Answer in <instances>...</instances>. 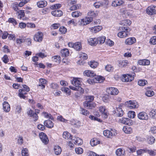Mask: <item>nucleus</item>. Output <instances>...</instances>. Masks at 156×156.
Instances as JSON below:
<instances>
[{"mask_svg":"<svg viewBox=\"0 0 156 156\" xmlns=\"http://www.w3.org/2000/svg\"><path fill=\"white\" fill-rule=\"evenodd\" d=\"M147 91L145 94L148 97H152L154 95V93L153 91L150 89V87H147L146 88Z\"/></svg>","mask_w":156,"mask_h":156,"instance_id":"28","label":"nucleus"},{"mask_svg":"<svg viewBox=\"0 0 156 156\" xmlns=\"http://www.w3.org/2000/svg\"><path fill=\"white\" fill-rule=\"evenodd\" d=\"M63 138L67 140H71L72 139V136L67 131L64 132L63 133Z\"/></svg>","mask_w":156,"mask_h":156,"instance_id":"23","label":"nucleus"},{"mask_svg":"<svg viewBox=\"0 0 156 156\" xmlns=\"http://www.w3.org/2000/svg\"><path fill=\"white\" fill-rule=\"evenodd\" d=\"M8 22L9 23H12L14 26L17 24V22L16 20L12 18H10L9 19Z\"/></svg>","mask_w":156,"mask_h":156,"instance_id":"54","label":"nucleus"},{"mask_svg":"<svg viewBox=\"0 0 156 156\" xmlns=\"http://www.w3.org/2000/svg\"><path fill=\"white\" fill-rule=\"evenodd\" d=\"M72 84L76 87H81V82L79 80L78 78H74L71 82Z\"/></svg>","mask_w":156,"mask_h":156,"instance_id":"18","label":"nucleus"},{"mask_svg":"<svg viewBox=\"0 0 156 156\" xmlns=\"http://www.w3.org/2000/svg\"><path fill=\"white\" fill-rule=\"evenodd\" d=\"M22 109L20 105H17L16 106L15 112L16 113H20L21 112Z\"/></svg>","mask_w":156,"mask_h":156,"instance_id":"60","label":"nucleus"},{"mask_svg":"<svg viewBox=\"0 0 156 156\" xmlns=\"http://www.w3.org/2000/svg\"><path fill=\"white\" fill-rule=\"evenodd\" d=\"M155 139L152 136H150L148 137L147 139V142L150 144H152L154 143Z\"/></svg>","mask_w":156,"mask_h":156,"instance_id":"47","label":"nucleus"},{"mask_svg":"<svg viewBox=\"0 0 156 156\" xmlns=\"http://www.w3.org/2000/svg\"><path fill=\"white\" fill-rule=\"evenodd\" d=\"M87 82L90 84H93L94 83H95V81L94 77H91L87 80Z\"/></svg>","mask_w":156,"mask_h":156,"instance_id":"63","label":"nucleus"},{"mask_svg":"<svg viewBox=\"0 0 156 156\" xmlns=\"http://www.w3.org/2000/svg\"><path fill=\"white\" fill-rule=\"evenodd\" d=\"M62 56L63 57H66L69 55V52L68 49H64L62 50L61 51Z\"/></svg>","mask_w":156,"mask_h":156,"instance_id":"36","label":"nucleus"},{"mask_svg":"<svg viewBox=\"0 0 156 156\" xmlns=\"http://www.w3.org/2000/svg\"><path fill=\"white\" fill-rule=\"evenodd\" d=\"M43 114L45 118H46L49 119H50L52 120L54 119L53 117L50 114L48 113L45 112H43Z\"/></svg>","mask_w":156,"mask_h":156,"instance_id":"50","label":"nucleus"},{"mask_svg":"<svg viewBox=\"0 0 156 156\" xmlns=\"http://www.w3.org/2000/svg\"><path fill=\"white\" fill-rule=\"evenodd\" d=\"M51 14L53 16L56 17H60L63 15L62 12L59 9L55 10L51 12Z\"/></svg>","mask_w":156,"mask_h":156,"instance_id":"19","label":"nucleus"},{"mask_svg":"<svg viewBox=\"0 0 156 156\" xmlns=\"http://www.w3.org/2000/svg\"><path fill=\"white\" fill-rule=\"evenodd\" d=\"M37 6L39 8H43L47 5V2L45 1H41L37 3Z\"/></svg>","mask_w":156,"mask_h":156,"instance_id":"34","label":"nucleus"},{"mask_svg":"<svg viewBox=\"0 0 156 156\" xmlns=\"http://www.w3.org/2000/svg\"><path fill=\"white\" fill-rule=\"evenodd\" d=\"M133 79L131 75L127 74L123 75L121 80L124 82H127L131 81Z\"/></svg>","mask_w":156,"mask_h":156,"instance_id":"10","label":"nucleus"},{"mask_svg":"<svg viewBox=\"0 0 156 156\" xmlns=\"http://www.w3.org/2000/svg\"><path fill=\"white\" fill-rule=\"evenodd\" d=\"M40 138L42 142L45 144L48 143L49 140L46 135L43 133H41L39 134Z\"/></svg>","mask_w":156,"mask_h":156,"instance_id":"9","label":"nucleus"},{"mask_svg":"<svg viewBox=\"0 0 156 156\" xmlns=\"http://www.w3.org/2000/svg\"><path fill=\"white\" fill-rule=\"evenodd\" d=\"M69 87L71 89L73 90L80 91V93L81 94L83 93L84 92V90L81 87H77L72 86H70Z\"/></svg>","mask_w":156,"mask_h":156,"instance_id":"41","label":"nucleus"},{"mask_svg":"<svg viewBox=\"0 0 156 156\" xmlns=\"http://www.w3.org/2000/svg\"><path fill=\"white\" fill-rule=\"evenodd\" d=\"M59 31L62 34H65L67 31L66 29L64 27H60Z\"/></svg>","mask_w":156,"mask_h":156,"instance_id":"62","label":"nucleus"},{"mask_svg":"<svg viewBox=\"0 0 156 156\" xmlns=\"http://www.w3.org/2000/svg\"><path fill=\"white\" fill-rule=\"evenodd\" d=\"M61 6V5L60 4H56L52 5L51 6V8L52 9H57L60 8Z\"/></svg>","mask_w":156,"mask_h":156,"instance_id":"59","label":"nucleus"},{"mask_svg":"<svg viewBox=\"0 0 156 156\" xmlns=\"http://www.w3.org/2000/svg\"><path fill=\"white\" fill-rule=\"evenodd\" d=\"M12 7L13 9L16 11H17L19 9L18 3L16 2L13 3L12 5Z\"/></svg>","mask_w":156,"mask_h":156,"instance_id":"55","label":"nucleus"},{"mask_svg":"<svg viewBox=\"0 0 156 156\" xmlns=\"http://www.w3.org/2000/svg\"><path fill=\"white\" fill-rule=\"evenodd\" d=\"M80 114L86 116L89 115L90 114V112L88 110L83 108H80Z\"/></svg>","mask_w":156,"mask_h":156,"instance_id":"37","label":"nucleus"},{"mask_svg":"<svg viewBox=\"0 0 156 156\" xmlns=\"http://www.w3.org/2000/svg\"><path fill=\"white\" fill-rule=\"evenodd\" d=\"M147 83V81L145 80H140L138 81V84L141 86H144Z\"/></svg>","mask_w":156,"mask_h":156,"instance_id":"46","label":"nucleus"},{"mask_svg":"<svg viewBox=\"0 0 156 156\" xmlns=\"http://www.w3.org/2000/svg\"><path fill=\"white\" fill-rule=\"evenodd\" d=\"M81 5L80 4H78L76 5H73L70 8V10L71 11L74 10L79 9L80 8Z\"/></svg>","mask_w":156,"mask_h":156,"instance_id":"45","label":"nucleus"},{"mask_svg":"<svg viewBox=\"0 0 156 156\" xmlns=\"http://www.w3.org/2000/svg\"><path fill=\"white\" fill-rule=\"evenodd\" d=\"M97 39L96 38H91L88 39V42L91 45L95 46L97 44Z\"/></svg>","mask_w":156,"mask_h":156,"instance_id":"25","label":"nucleus"},{"mask_svg":"<svg viewBox=\"0 0 156 156\" xmlns=\"http://www.w3.org/2000/svg\"><path fill=\"white\" fill-rule=\"evenodd\" d=\"M138 118L141 120H147L148 119V117L147 114L144 112L139 113L137 115Z\"/></svg>","mask_w":156,"mask_h":156,"instance_id":"12","label":"nucleus"},{"mask_svg":"<svg viewBox=\"0 0 156 156\" xmlns=\"http://www.w3.org/2000/svg\"><path fill=\"white\" fill-rule=\"evenodd\" d=\"M54 150L55 154L56 155L60 154L62 151L61 147L58 145H56L54 146Z\"/></svg>","mask_w":156,"mask_h":156,"instance_id":"30","label":"nucleus"},{"mask_svg":"<svg viewBox=\"0 0 156 156\" xmlns=\"http://www.w3.org/2000/svg\"><path fill=\"white\" fill-rule=\"evenodd\" d=\"M125 3L124 0H114L112 3V5L115 7L121 6Z\"/></svg>","mask_w":156,"mask_h":156,"instance_id":"13","label":"nucleus"},{"mask_svg":"<svg viewBox=\"0 0 156 156\" xmlns=\"http://www.w3.org/2000/svg\"><path fill=\"white\" fill-rule=\"evenodd\" d=\"M102 29V26H98L90 28L89 30L92 33H96L101 30Z\"/></svg>","mask_w":156,"mask_h":156,"instance_id":"15","label":"nucleus"},{"mask_svg":"<svg viewBox=\"0 0 156 156\" xmlns=\"http://www.w3.org/2000/svg\"><path fill=\"white\" fill-rule=\"evenodd\" d=\"M3 109L5 112H9L10 110V107L9 103L6 101H4L3 104Z\"/></svg>","mask_w":156,"mask_h":156,"instance_id":"21","label":"nucleus"},{"mask_svg":"<svg viewBox=\"0 0 156 156\" xmlns=\"http://www.w3.org/2000/svg\"><path fill=\"white\" fill-rule=\"evenodd\" d=\"M106 92L108 94L113 95H117L119 93V90L114 87H110L107 88Z\"/></svg>","mask_w":156,"mask_h":156,"instance_id":"4","label":"nucleus"},{"mask_svg":"<svg viewBox=\"0 0 156 156\" xmlns=\"http://www.w3.org/2000/svg\"><path fill=\"white\" fill-rule=\"evenodd\" d=\"M17 13L18 14V18L19 19H21L25 16V13L24 10H19L17 11Z\"/></svg>","mask_w":156,"mask_h":156,"instance_id":"43","label":"nucleus"},{"mask_svg":"<svg viewBox=\"0 0 156 156\" xmlns=\"http://www.w3.org/2000/svg\"><path fill=\"white\" fill-rule=\"evenodd\" d=\"M84 74L85 76L91 77L95 76H96L94 73L93 71L90 70L85 71L84 72Z\"/></svg>","mask_w":156,"mask_h":156,"instance_id":"27","label":"nucleus"},{"mask_svg":"<svg viewBox=\"0 0 156 156\" xmlns=\"http://www.w3.org/2000/svg\"><path fill=\"white\" fill-rule=\"evenodd\" d=\"M149 115L152 118H156V109H153L150 112Z\"/></svg>","mask_w":156,"mask_h":156,"instance_id":"44","label":"nucleus"},{"mask_svg":"<svg viewBox=\"0 0 156 156\" xmlns=\"http://www.w3.org/2000/svg\"><path fill=\"white\" fill-rule=\"evenodd\" d=\"M122 130L126 133H130L132 132V128L129 126H124Z\"/></svg>","mask_w":156,"mask_h":156,"instance_id":"32","label":"nucleus"},{"mask_svg":"<svg viewBox=\"0 0 156 156\" xmlns=\"http://www.w3.org/2000/svg\"><path fill=\"white\" fill-rule=\"evenodd\" d=\"M94 97L92 95H88L85 97V101L84 102H93V101L94 99Z\"/></svg>","mask_w":156,"mask_h":156,"instance_id":"39","label":"nucleus"},{"mask_svg":"<svg viewBox=\"0 0 156 156\" xmlns=\"http://www.w3.org/2000/svg\"><path fill=\"white\" fill-rule=\"evenodd\" d=\"M75 151L77 154H81L83 152V150L82 148L79 147L76 148L75 149Z\"/></svg>","mask_w":156,"mask_h":156,"instance_id":"53","label":"nucleus"},{"mask_svg":"<svg viewBox=\"0 0 156 156\" xmlns=\"http://www.w3.org/2000/svg\"><path fill=\"white\" fill-rule=\"evenodd\" d=\"M119 122L121 123L129 126L132 125L133 124V122L132 120L123 117L120 119L119 120Z\"/></svg>","mask_w":156,"mask_h":156,"instance_id":"3","label":"nucleus"},{"mask_svg":"<svg viewBox=\"0 0 156 156\" xmlns=\"http://www.w3.org/2000/svg\"><path fill=\"white\" fill-rule=\"evenodd\" d=\"M2 60L5 63H7L9 61V59L7 55H5L2 58Z\"/></svg>","mask_w":156,"mask_h":156,"instance_id":"61","label":"nucleus"},{"mask_svg":"<svg viewBox=\"0 0 156 156\" xmlns=\"http://www.w3.org/2000/svg\"><path fill=\"white\" fill-rule=\"evenodd\" d=\"M136 42V39L134 37H129L125 40V44L126 45H130L133 44Z\"/></svg>","mask_w":156,"mask_h":156,"instance_id":"16","label":"nucleus"},{"mask_svg":"<svg viewBox=\"0 0 156 156\" xmlns=\"http://www.w3.org/2000/svg\"><path fill=\"white\" fill-rule=\"evenodd\" d=\"M27 114L30 117H33L34 121L35 122L38 119V116L36 114V112H34V111L31 109H28L27 112Z\"/></svg>","mask_w":156,"mask_h":156,"instance_id":"7","label":"nucleus"},{"mask_svg":"<svg viewBox=\"0 0 156 156\" xmlns=\"http://www.w3.org/2000/svg\"><path fill=\"white\" fill-rule=\"evenodd\" d=\"M100 141L97 138H94L92 139L90 143L92 146H94L99 144Z\"/></svg>","mask_w":156,"mask_h":156,"instance_id":"35","label":"nucleus"},{"mask_svg":"<svg viewBox=\"0 0 156 156\" xmlns=\"http://www.w3.org/2000/svg\"><path fill=\"white\" fill-rule=\"evenodd\" d=\"M97 44L99 43L101 44L104 43L106 39V37L105 36H101L97 38Z\"/></svg>","mask_w":156,"mask_h":156,"instance_id":"42","label":"nucleus"},{"mask_svg":"<svg viewBox=\"0 0 156 156\" xmlns=\"http://www.w3.org/2000/svg\"><path fill=\"white\" fill-rule=\"evenodd\" d=\"M105 69L107 71L109 72L113 70V67L111 65H107L105 66Z\"/></svg>","mask_w":156,"mask_h":156,"instance_id":"64","label":"nucleus"},{"mask_svg":"<svg viewBox=\"0 0 156 156\" xmlns=\"http://www.w3.org/2000/svg\"><path fill=\"white\" fill-rule=\"evenodd\" d=\"M95 76L94 78L95 81H96L95 83H101L102 82L105 80V78L101 76L96 75Z\"/></svg>","mask_w":156,"mask_h":156,"instance_id":"33","label":"nucleus"},{"mask_svg":"<svg viewBox=\"0 0 156 156\" xmlns=\"http://www.w3.org/2000/svg\"><path fill=\"white\" fill-rule=\"evenodd\" d=\"M119 66L121 67H125L129 64V62L126 60H122L118 61Z\"/></svg>","mask_w":156,"mask_h":156,"instance_id":"26","label":"nucleus"},{"mask_svg":"<svg viewBox=\"0 0 156 156\" xmlns=\"http://www.w3.org/2000/svg\"><path fill=\"white\" fill-rule=\"evenodd\" d=\"M150 43L151 44H156V36H154L152 37L150 40Z\"/></svg>","mask_w":156,"mask_h":156,"instance_id":"52","label":"nucleus"},{"mask_svg":"<svg viewBox=\"0 0 156 156\" xmlns=\"http://www.w3.org/2000/svg\"><path fill=\"white\" fill-rule=\"evenodd\" d=\"M116 115L118 117H122L123 115V111L122 109L119 107H116V110L115 111Z\"/></svg>","mask_w":156,"mask_h":156,"instance_id":"22","label":"nucleus"},{"mask_svg":"<svg viewBox=\"0 0 156 156\" xmlns=\"http://www.w3.org/2000/svg\"><path fill=\"white\" fill-rule=\"evenodd\" d=\"M50 87L53 89H56L58 88L59 85L56 83H52L50 85Z\"/></svg>","mask_w":156,"mask_h":156,"instance_id":"57","label":"nucleus"},{"mask_svg":"<svg viewBox=\"0 0 156 156\" xmlns=\"http://www.w3.org/2000/svg\"><path fill=\"white\" fill-rule=\"evenodd\" d=\"M120 29L122 31L119 32L117 36L120 38H125L130 34V29L128 27H122Z\"/></svg>","mask_w":156,"mask_h":156,"instance_id":"1","label":"nucleus"},{"mask_svg":"<svg viewBox=\"0 0 156 156\" xmlns=\"http://www.w3.org/2000/svg\"><path fill=\"white\" fill-rule=\"evenodd\" d=\"M128 116L129 118H133L135 116V113L133 111H129L128 113Z\"/></svg>","mask_w":156,"mask_h":156,"instance_id":"56","label":"nucleus"},{"mask_svg":"<svg viewBox=\"0 0 156 156\" xmlns=\"http://www.w3.org/2000/svg\"><path fill=\"white\" fill-rule=\"evenodd\" d=\"M115 133L116 130L115 129H112L111 130H106L104 131L103 132L104 136L110 138H112L113 136H115Z\"/></svg>","mask_w":156,"mask_h":156,"instance_id":"2","label":"nucleus"},{"mask_svg":"<svg viewBox=\"0 0 156 156\" xmlns=\"http://www.w3.org/2000/svg\"><path fill=\"white\" fill-rule=\"evenodd\" d=\"M115 153L117 156H124L125 155V150L122 148L118 149Z\"/></svg>","mask_w":156,"mask_h":156,"instance_id":"20","label":"nucleus"},{"mask_svg":"<svg viewBox=\"0 0 156 156\" xmlns=\"http://www.w3.org/2000/svg\"><path fill=\"white\" fill-rule=\"evenodd\" d=\"M150 63V62L148 59L140 60L138 61V64L140 65H148Z\"/></svg>","mask_w":156,"mask_h":156,"instance_id":"24","label":"nucleus"},{"mask_svg":"<svg viewBox=\"0 0 156 156\" xmlns=\"http://www.w3.org/2000/svg\"><path fill=\"white\" fill-rule=\"evenodd\" d=\"M43 34L40 31L38 32L35 35L34 38L35 41L39 42H41L43 39Z\"/></svg>","mask_w":156,"mask_h":156,"instance_id":"6","label":"nucleus"},{"mask_svg":"<svg viewBox=\"0 0 156 156\" xmlns=\"http://www.w3.org/2000/svg\"><path fill=\"white\" fill-rule=\"evenodd\" d=\"M71 140L72 142L76 145H81L83 143L82 140L79 137H74V138L72 139Z\"/></svg>","mask_w":156,"mask_h":156,"instance_id":"17","label":"nucleus"},{"mask_svg":"<svg viewBox=\"0 0 156 156\" xmlns=\"http://www.w3.org/2000/svg\"><path fill=\"white\" fill-rule=\"evenodd\" d=\"M84 107L85 108L88 109H91L96 106V104L94 102H84L83 103Z\"/></svg>","mask_w":156,"mask_h":156,"instance_id":"8","label":"nucleus"},{"mask_svg":"<svg viewBox=\"0 0 156 156\" xmlns=\"http://www.w3.org/2000/svg\"><path fill=\"white\" fill-rule=\"evenodd\" d=\"M146 12L150 15L156 14V6L151 5L148 7L146 9Z\"/></svg>","mask_w":156,"mask_h":156,"instance_id":"5","label":"nucleus"},{"mask_svg":"<svg viewBox=\"0 0 156 156\" xmlns=\"http://www.w3.org/2000/svg\"><path fill=\"white\" fill-rule=\"evenodd\" d=\"M88 63L90 67L93 68H96L98 65V63L94 61H90Z\"/></svg>","mask_w":156,"mask_h":156,"instance_id":"40","label":"nucleus"},{"mask_svg":"<svg viewBox=\"0 0 156 156\" xmlns=\"http://www.w3.org/2000/svg\"><path fill=\"white\" fill-rule=\"evenodd\" d=\"M81 15V13L79 11H76L72 13V16L73 17H77Z\"/></svg>","mask_w":156,"mask_h":156,"instance_id":"49","label":"nucleus"},{"mask_svg":"<svg viewBox=\"0 0 156 156\" xmlns=\"http://www.w3.org/2000/svg\"><path fill=\"white\" fill-rule=\"evenodd\" d=\"M52 60L54 62H59L61 59V57L58 56L56 55L52 57Z\"/></svg>","mask_w":156,"mask_h":156,"instance_id":"48","label":"nucleus"},{"mask_svg":"<svg viewBox=\"0 0 156 156\" xmlns=\"http://www.w3.org/2000/svg\"><path fill=\"white\" fill-rule=\"evenodd\" d=\"M28 150L27 148H23L22 150V156H29Z\"/></svg>","mask_w":156,"mask_h":156,"instance_id":"51","label":"nucleus"},{"mask_svg":"<svg viewBox=\"0 0 156 156\" xmlns=\"http://www.w3.org/2000/svg\"><path fill=\"white\" fill-rule=\"evenodd\" d=\"M99 110L102 114L103 117L106 119L107 118L108 116V113L107 110L106 109L105 106H100L99 108Z\"/></svg>","mask_w":156,"mask_h":156,"instance_id":"14","label":"nucleus"},{"mask_svg":"<svg viewBox=\"0 0 156 156\" xmlns=\"http://www.w3.org/2000/svg\"><path fill=\"white\" fill-rule=\"evenodd\" d=\"M127 106L129 107L130 109L135 108L138 107V105L137 103L135 101H127V103L126 104Z\"/></svg>","mask_w":156,"mask_h":156,"instance_id":"11","label":"nucleus"},{"mask_svg":"<svg viewBox=\"0 0 156 156\" xmlns=\"http://www.w3.org/2000/svg\"><path fill=\"white\" fill-rule=\"evenodd\" d=\"M136 152L138 155H140L144 153H146V149H140L137 150Z\"/></svg>","mask_w":156,"mask_h":156,"instance_id":"58","label":"nucleus"},{"mask_svg":"<svg viewBox=\"0 0 156 156\" xmlns=\"http://www.w3.org/2000/svg\"><path fill=\"white\" fill-rule=\"evenodd\" d=\"M44 124L47 127L50 128H52L54 126V123L50 120L45 121Z\"/></svg>","mask_w":156,"mask_h":156,"instance_id":"29","label":"nucleus"},{"mask_svg":"<svg viewBox=\"0 0 156 156\" xmlns=\"http://www.w3.org/2000/svg\"><path fill=\"white\" fill-rule=\"evenodd\" d=\"M40 83L38 86L41 87V88L43 89L45 87L44 84H46L47 83V81L44 79H40L39 80Z\"/></svg>","mask_w":156,"mask_h":156,"instance_id":"31","label":"nucleus"},{"mask_svg":"<svg viewBox=\"0 0 156 156\" xmlns=\"http://www.w3.org/2000/svg\"><path fill=\"white\" fill-rule=\"evenodd\" d=\"M73 48L76 51H80L82 49V46L81 43L77 42L74 43Z\"/></svg>","mask_w":156,"mask_h":156,"instance_id":"38","label":"nucleus"}]
</instances>
